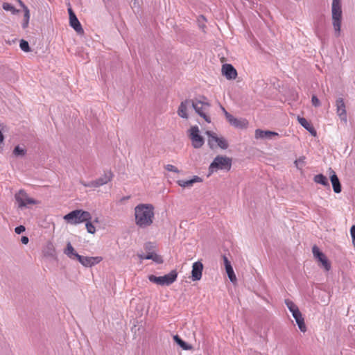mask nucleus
I'll return each mask as SVG.
<instances>
[{"label": "nucleus", "instance_id": "a18cd8bd", "mask_svg": "<svg viewBox=\"0 0 355 355\" xmlns=\"http://www.w3.org/2000/svg\"><path fill=\"white\" fill-rule=\"evenodd\" d=\"M200 19H202V20H205L204 17H203V16H201V17H200V19H198L199 22H200Z\"/></svg>", "mask_w": 355, "mask_h": 355}, {"label": "nucleus", "instance_id": "ea45409f", "mask_svg": "<svg viewBox=\"0 0 355 355\" xmlns=\"http://www.w3.org/2000/svg\"><path fill=\"white\" fill-rule=\"evenodd\" d=\"M350 234L352 238L353 245L355 246V225H353L350 230Z\"/></svg>", "mask_w": 355, "mask_h": 355}, {"label": "nucleus", "instance_id": "f8f14e48", "mask_svg": "<svg viewBox=\"0 0 355 355\" xmlns=\"http://www.w3.org/2000/svg\"><path fill=\"white\" fill-rule=\"evenodd\" d=\"M312 252L313 257L321 263V266L325 269V270L329 271L331 268V265L326 257V256L320 250V249L314 245L312 248Z\"/></svg>", "mask_w": 355, "mask_h": 355}, {"label": "nucleus", "instance_id": "9d476101", "mask_svg": "<svg viewBox=\"0 0 355 355\" xmlns=\"http://www.w3.org/2000/svg\"><path fill=\"white\" fill-rule=\"evenodd\" d=\"M113 177L114 175L111 171H105L103 175L98 179L89 182H82V184L85 187L96 188L106 184L112 180Z\"/></svg>", "mask_w": 355, "mask_h": 355}, {"label": "nucleus", "instance_id": "79ce46f5", "mask_svg": "<svg viewBox=\"0 0 355 355\" xmlns=\"http://www.w3.org/2000/svg\"><path fill=\"white\" fill-rule=\"evenodd\" d=\"M21 241L23 244H27L29 241V239L27 236H24L21 237Z\"/></svg>", "mask_w": 355, "mask_h": 355}, {"label": "nucleus", "instance_id": "1a4fd4ad", "mask_svg": "<svg viewBox=\"0 0 355 355\" xmlns=\"http://www.w3.org/2000/svg\"><path fill=\"white\" fill-rule=\"evenodd\" d=\"M178 274L175 270H172L167 275L156 277L151 275L148 277L150 282L161 286H168L173 283L177 279Z\"/></svg>", "mask_w": 355, "mask_h": 355}, {"label": "nucleus", "instance_id": "6e6552de", "mask_svg": "<svg viewBox=\"0 0 355 355\" xmlns=\"http://www.w3.org/2000/svg\"><path fill=\"white\" fill-rule=\"evenodd\" d=\"M206 135L208 136V145L211 149L219 147L225 150L228 148L227 141L223 137H218L216 133L207 130Z\"/></svg>", "mask_w": 355, "mask_h": 355}, {"label": "nucleus", "instance_id": "393cba45", "mask_svg": "<svg viewBox=\"0 0 355 355\" xmlns=\"http://www.w3.org/2000/svg\"><path fill=\"white\" fill-rule=\"evenodd\" d=\"M144 258L146 259H152L157 263H161L163 262L162 257L154 252L148 253Z\"/></svg>", "mask_w": 355, "mask_h": 355}, {"label": "nucleus", "instance_id": "c85d7f7f", "mask_svg": "<svg viewBox=\"0 0 355 355\" xmlns=\"http://www.w3.org/2000/svg\"><path fill=\"white\" fill-rule=\"evenodd\" d=\"M26 152V150L19 146H17L13 150V154L16 157H23L25 155Z\"/></svg>", "mask_w": 355, "mask_h": 355}, {"label": "nucleus", "instance_id": "aec40b11", "mask_svg": "<svg viewBox=\"0 0 355 355\" xmlns=\"http://www.w3.org/2000/svg\"><path fill=\"white\" fill-rule=\"evenodd\" d=\"M201 182H202V178L199 176L195 175L190 180H180L177 183L181 187L189 188L193 187V184Z\"/></svg>", "mask_w": 355, "mask_h": 355}, {"label": "nucleus", "instance_id": "473e14b6", "mask_svg": "<svg viewBox=\"0 0 355 355\" xmlns=\"http://www.w3.org/2000/svg\"><path fill=\"white\" fill-rule=\"evenodd\" d=\"M225 270H226V272H227L230 281L232 282H235L236 278V275L234 274L232 267H229L228 268H227Z\"/></svg>", "mask_w": 355, "mask_h": 355}, {"label": "nucleus", "instance_id": "7ed1b4c3", "mask_svg": "<svg viewBox=\"0 0 355 355\" xmlns=\"http://www.w3.org/2000/svg\"><path fill=\"white\" fill-rule=\"evenodd\" d=\"M332 25L335 35L338 37L340 33V27L343 18L341 0H333L331 3Z\"/></svg>", "mask_w": 355, "mask_h": 355}, {"label": "nucleus", "instance_id": "c9c22d12", "mask_svg": "<svg viewBox=\"0 0 355 355\" xmlns=\"http://www.w3.org/2000/svg\"><path fill=\"white\" fill-rule=\"evenodd\" d=\"M311 103L314 107H319L321 105L320 100L315 95L312 96Z\"/></svg>", "mask_w": 355, "mask_h": 355}, {"label": "nucleus", "instance_id": "58836bf2", "mask_svg": "<svg viewBox=\"0 0 355 355\" xmlns=\"http://www.w3.org/2000/svg\"><path fill=\"white\" fill-rule=\"evenodd\" d=\"M4 139H5L4 135L2 133V132L0 130V152H1L3 150V144H4Z\"/></svg>", "mask_w": 355, "mask_h": 355}, {"label": "nucleus", "instance_id": "ddd939ff", "mask_svg": "<svg viewBox=\"0 0 355 355\" xmlns=\"http://www.w3.org/2000/svg\"><path fill=\"white\" fill-rule=\"evenodd\" d=\"M68 12L69 15L70 26L76 31L77 33L83 34L84 33L83 28L71 7L68 8Z\"/></svg>", "mask_w": 355, "mask_h": 355}, {"label": "nucleus", "instance_id": "39448f33", "mask_svg": "<svg viewBox=\"0 0 355 355\" xmlns=\"http://www.w3.org/2000/svg\"><path fill=\"white\" fill-rule=\"evenodd\" d=\"M285 304L291 312L293 317L295 318L300 330L302 332H305L306 331V327L304 323V319L297 306L293 302L288 299L285 300Z\"/></svg>", "mask_w": 355, "mask_h": 355}, {"label": "nucleus", "instance_id": "37998d69", "mask_svg": "<svg viewBox=\"0 0 355 355\" xmlns=\"http://www.w3.org/2000/svg\"><path fill=\"white\" fill-rule=\"evenodd\" d=\"M19 5L23 8L24 11H25V8H28L21 0H17Z\"/></svg>", "mask_w": 355, "mask_h": 355}, {"label": "nucleus", "instance_id": "c756f323", "mask_svg": "<svg viewBox=\"0 0 355 355\" xmlns=\"http://www.w3.org/2000/svg\"><path fill=\"white\" fill-rule=\"evenodd\" d=\"M223 110L225 113V115L226 116V119L228 121V122L232 125H234L236 121V118H235L234 116H233L232 114H230V113H228L225 110V108L223 107Z\"/></svg>", "mask_w": 355, "mask_h": 355}, {"label": "nucleus", "instance_id": "e433bc0d", "mask_svg": "<svg viewBox=\"0 0 355 355\" xmlns=\"http://www.w3.org/2000/svg\"><path fill=\"white\" fill-rule=\"evenodd\" d=\"M165 168L168 171H171V172H174V173H178L180 172L179 170L178 169V168L176 166L172 165V164H167L165 166Z\"/></svg>", "mask_w": 355, "mask_h": 355}, {"label": "nucleus", "instance_id": "f3484780", "mask_svg": "<svg viewBox=\"0 0 355 355\" xmlns=\"http://www.w3.org/2000/svg\"><path fill=\"white\" fill-rule=\"evenodd\" d=\"M336 112L340 116V119L344 122H347V113L345 110V105L342 98H339L336 100Z\"/></svg>", "mask_w": 355, "mask_h": 355}, {"label": "nucleus", "instance_id": "dca6fc26", "mask_svg": "<svg viewBox=\"0 0 355 355\" xmlns=\"http://www.w3.org/2000/svg\"><path fill=\"white\" fill-rule=\"evenodd\" d=\"M222 73L228 80H234L237 76L236 70L230 64H225L222 67Z\"/></svg>", "mask_w": 355, "mask_h": 355}, {"label": "nucleus", "instance_id": "f704fd0d", "mask_svg": "<svg viewBox=\"0 0 355 355\" xmlns=\"http://www.w3.org/2000/svg\"><path fill=\"white\" fill-rule=\"evenodd\" d=\"M85 223L87 231L90 234H94L96 232V228L94 225L90 222V220L85 221Z\"/></svg>", "mask_w": 355, "mask_h": 355}, {"label": "nucleus", "instance_id": "f257e3e1", "mask_svg": "<svg viewBox=\"0 0 355 355\" xmlns=\"http://www.w3.org/2000/svg\"><path fill=\"white\" fill-rule=\"evenodd\" d=\"M135 222L137 226L144 229L150 227L155 219V207L150 203L138 204L134 209Z\"/></svg>", "mask_w": 355, "mask_h": 355}, {"label": "nucleus", "instance_id": "412c9836", "mask_svg": "<svg viewBox=\"0 0 355 355\" xmlns=\"http://www.w3.org/2000/svg\"><path fill=\"white\" fill-rule=\"evenodd\" d=\"M330 172V180L332 184L334 191L336 193H339L341 191V185L339 179L336 173L329 168Z\"/></svg>", "mask_w": 355, "mask_h": 355}, {"label": "nucleus", "instance_id": "a19ab883", "mask_svg": "<svg viewBox=\"0 0 355 355\" xmlns=\"http://www.w3.org/2000/svg\"><path fill=\"white\" fill-rule=\"evenodd\" d=\"M223 260H224V264L225 266V269L228 268L229 267H232L230 261L228 260V259L226 257H225V256L223 257Z\"/></svg>", "mask_w": 355, "mask_h": 355}, {"label": "nucleus", "instance_id": "72a5a7b5", "mask_svg": "<svg viewBox=\"0 0 355 355\" xmlns=\"http://www.w3.org/2000/svg\"><path fill=\"white\" fill-rule=\"evenodd\" d=\"M19 46L21 49L24 52H29L30 51V47L28 42L21 40L20 41Z\"/></svg>", "mask_w": 355, "mask_h": 355}, {"label": "nucleus", "instance_id": "0eeeda50", "mask_svg": "<svg viewBox=\"0 0 355 355\" xmlns=\"http://www.w3.org/2000/svg\"><path fill=\"white\" fill-rule=\"evenodd\" d=\"M15 199L17 203L18 208L22 209L30 205H37L39 202L31 198L24 189H20L15 194Z\"/></svg>", "mask_w": 355, "mask_h": 355}, {"label": "nucleus", "instance_id": "4c0bfd02", "mask_svg": "<svg viewBox=\"0 0 355 355\" xmlns=\"http://www.w3.org/2000/svg\"><path fill=\"white\" fill-rule=\"evenodd\" d=\"M26 230V228L24 225H19L15 229V232L17 234H20Z\"/></svg>", "mask_w": 355, "mask_h": 355}, {"label": "nucleus", "instance_id": "2f4dec72", "mask_svg": "<svg viewBox=\"0 0 355 355\" xmlns=\"http://www.w3.org/2000/svg\"><path fill=\"white\" fill-rule=\"evenodd\" d=\"M298 121L300 123L302 126H303L306 130L311 131V126L309 123L307 121V120L305 118L303 117H298Z\"/></svg>", "mask_w": 355, "mask_h": 355}, {"label": "nucleus", "instance_id": "4468645a", "mask_svg": "<svg viewBox=\"0 0 355 355\" xmlns=\"http://www.w3.org/2000/svg\"><path fill=\"white\" fill-rule=\"evenodd\" d=\"M77 259L85 267H92L100 263L103 258L101 257H84L79 255Z\"/></svg>", "mask_w": 355, "mask_h": 355}, {"label": "nucleus", "instance_id": "a211bd4d", "mask_svg": "<svg viewBox=\"0 0 355 355\" xmlns=\"http://www.w3.org/2000/svg\"><path fill=\"white\" fill-rule=\"evenodd\" d=\"M278 137L279 134L277 132L270 131V130H262L261 129H257L255 130L254 137L256 139H270L273 137Z\"/></svg>", "mask_w": 355, "mask_h": 355}, {"label": "nucleus", "instance_id": "b1692460", "mask_svg": "<svg viewBox=\"0 0 355 355\" xmlns=\"http://www.w3.org/2000/svg\"><path fill=\"white\" fill-rule=\"evenodd\" d=\"M173 340L184 350H190L193 348L191 345L185 343L178 335L173 336Z\"/></svg>", "mask_w": 355, "mask_h": 355}, {"label": "nucleus", "instance_id": "f03ea898", "mask_svg": "<svg viewBox=\"0 0 355 355\" xmlns=\"http://www.w3.org/2000/svg\"><path fill=\"white\" fill-rule=\"evenodd\" d=\"M191 106L196 112L205 121L208 123L211 122V119L209 116L211 104L208 102L206 98L200 97V98L191 100Z\"/></svg>", "mask_w": 355, "mask_h": 355}, {"label": "nucleus", "instance_id": "5701e85b", "mask_svg": "<svg viewBox=\"0 0 355 355\" xmlns=\"http://www.w3.org/2000/svg\"><path fill=\"white\" fill-rule=\"evenodd\" d=\"M314 182L317 184H322L325 187H329L328 179L322 174H318L315 175Z\"/></svg>", "mask_w": 355, "mask_h": 355}, {"label": "nucleus", "instance_id": "cd10ccee", "mask_svg": "<svg viewBox=\"0 0 355 355\" xmlns=\"http://www.w3.org/2000/svg\"><path fill=\"white\" fill-rule=\"evenodd\" d=\"M248 122L244 119H237L233 126L239 128H245L248 126Z\"/></svg>", "mask_w": 355, "mask_h": 355}, {"label": "nucleus", "instance_id": "6ab92c4d", "mask_svg": "<svg viewBox=\"0 0 355 355\" xmlns=\"http://www.w3.org/2000/svg\"><path fill=\"white\" fill-rule=\"evenodd\" d=\"M191 106V100H186L182 102L178 110V114L184 119L188 118L187 110Z\"/></svg>", "mask_w": 355, "mask_h": 355}, {"label": "nucleus", "instance_id": "a878e982", "mask_svg": "<svg viewBox=\"0 0 355 355\" xmlns=\"http://www.w3.org/2000/svg\"><path fill=\"white\" fill-rule=\"evenodd\" d=\"M24 15V19L23 22L21 24V26L23 28H26L29 24V19H30V12L28 8H25Z\"/></svg>", "mask_w": 355, "mask_h": 355}, {"label": "nucleus", "instance_id": "49530a36", "mask_svg": "<svg viewBox=\"0 0 355 355\" xmlns=\"http://www.w3.org/2000/svg\"><path fill=\"white\" fill-rule=\"evenodd\" d=\"M105 3H106L107 1H108L109 0H103Z\"/></svg>", "mask_w": 355, "mask_h": 355}, {"label": "nucleus", "instance_id": "20e7f679", "mask_svg": "<svg viewBox=\"0 0 355 355\" xmlns=\"http://www.w3.org/2000/svg\"><path fill=\"white\" fill-rule=\"evenodd\" d=\"M63 219L70 225H78L92 219L89 211L76 209L64 216Z\"/></svg>", "mask_w": 355, "mask_h": 355}, {"label": "nucleus", "instance_id": "7c9ffc66", "mask_svg": "<svg viewBox=\"0 0 355 355\" xmlns=\"http://www.w3.org/2000/svg\"><path fill=\"white\" fill-rule=\"evenodd\" d=\"M295 165L297 168L302 169L305 165V157H300L296 159L295 161Z\"/></svg>", "mask_w": 355, "mask_h": 355}, {"label": "nucleus", "instance_id": "9b49d317", "mask_svg": "<svg viewBox=\"0 0 355 355\" xmlns=\"http://www.w3.org/2000/svg\"><path fill=\"white\" fill-rule=\"evenodd\" d=\"M189 137L191 141L192 146L195 148H199L204 144V139L200 134L199 128L197 125L191 126L188 131Z\"/></svg>", "mask_w": 355, "mask_h": 355}, {"label": "nucleus", "instance_id": "c03bdc74", "mask_svg": "<svg viewBox=\"0 0 355 355\" xmlns=\"http://www.w3.org/2000/svg\"><path fill=\"white\" fill-rule=\"evenodd\" d=\"M146 255H144V254H139V257L140 258V259L143 260V259H146L144 257H146Z\"/></svg>", "mask_w": 355, "mask_h": 355}, {"label": "nucleus", "instance_id": "bb28decb", "mask_svg": "<svg viewBox=\"0 0 355 355\" xmlns=\"http://www.w3.org/2000/svg\"><path fill=\"white\" fill-rule=\"evenodd\" d=\"M2 8L3 10L6 11H10L12 14H17L19 12V10H17L12 4L9 3H3L2 5Z\"/></svg>", "mask_w": 355, "mask_h": 355}, {"label": "nucleus", "instance_id": "2eb2a0df", "mask_svg": "<svg viewBox=\"0 0 355 355\" xmlns=\"http://www.w3.org/2000/svg\"><path fill=\"white\" fill-rule=\"evenodd\" d=\"M203 265L200 261H196L193 263L191 270V279L193 281H198L202 277Z\"/></svg>", "mask_w": 355, "mask_h": 355}, {"label": "nucleus", "instance_id": "423d86ee", "mask_svg": "<svg viewBox=\"0 0 355 355\" xmlns=\"http://www.w3.org/2000/svg\"><path fill=\"white\" fill-rule=\"evenodd\" d=\"M232 166V159L226 156L218 155L209 166L210 173H214L218 170L229 171Z\"/></svg>", "mask_w": 355, "mask_h": 355}, {"label": "nucleus", "instance_id": "4be33fe9", "mask_svg": "<svg viewBox=\"0 0 355 355\" xmlns=\"http://www.w3.org/2000/svg\"><path fill=\"white\" fill-rule=\"evenodd\" d=\"M64 252L70 259H78V256L80 255L75 251L73 247L69 242L67 243V248Z\"/></svg>", "mask_w": 355, "mask_h": 355}]
</instances>
